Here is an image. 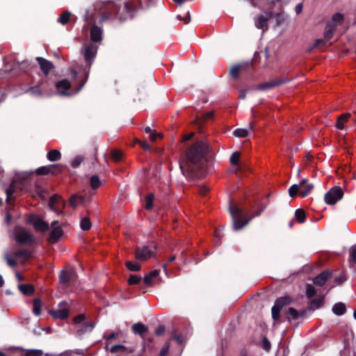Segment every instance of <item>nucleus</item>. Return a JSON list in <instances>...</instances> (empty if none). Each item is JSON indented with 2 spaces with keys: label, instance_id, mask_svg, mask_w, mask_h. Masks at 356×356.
I'll list each match as a JSON object with an SVG mask.
<instances>
[{
  "label": "nucleus",
  "instance_id": "nucleus-1",
  "mask_svg": "<svg viewBox=\"0 0 356 356\" xmlns=\"http://www.w3.org/2000/svg\"><path fill=\"white\" fill-rule=\"evenodd\" d=\"M138 8L131 1L124 3L122 8L116 3L108 5L102 13L99 22L102 23L108 19H118L120 22H124L128 19H132L137 13Z\"/></svg>",
  "mask_w": 356,
  "mask_h": 356
},
{
  "label": "nucleus",
  "instance_id": "nucleus-2",
  "mask_svg": "<svg viewBox=\"0 0 356 356\" xmlns=\"http://www.w3.org/2000/svg\"><path fill=\"white\" fill-rule=\"evenodd\" d=\"M208 149L209 146L203 142H198L191 146L186 152V161L180 163L183 173H193L197 170Z\"/></svg>",
  "mask_w": 356,
  "mask_h": 356
},
{
  "label": "nucleus",
  "instance_id": "nucleus-3",
  "mask_svg": "<svg viewBox=\"0 0 356 356\" xmlns=\"http://www.w3.org/2000/svg\"><path fill=\"white\" fill-rule=\"evenodd\" d=\"M259 58V52H255L252 61L243 62L232 65L228 74L229 77L234 81L241 83L253 81L257 77L253 62H257Z\"/></svg>",
  "mask_w": 356,
  "mask_h": 356
},
{
  "label": "nucleus",
  "instance_id": "nucleus-4",
  "mask_svg": "<svg viewBox=\"0 0 356 356\" xmlns=\"http://www.w3.org/2000/svg\"><path fill=\"white\" fill-rule=\"evenodd\" d=\"M265 208V205L257 204L251 209L250 217L247 218L248 213L241 207L237 205L231 204L229 206V211L233 220L234 229L236 230L241 229L248 225L252 218L259 216L264 211Z\"/></svg>",
  "mask_w": 356,
  "mask_h": 356
},
{
  "label": "nucleus",
  "instance_id": "nucleus-5",
  "mask_svg": "<svg viewBox=\"0 0 356 356\" xmlns=\"http://www.w3.org/2000/svg\"><path fill=\"white\" fill-rule=\"evenodd\" d=\"M88 74L86 72L71 71L70 79H64L56 83V89H81L87 82Z\"/></svg>",
  "mask_w": 356,
  "mask_h": 356
},
{
  "label": "nucleus",
  "instance_id": "nucleus-6",
  "mask_svg": "<svg viewBox=\"0 0 356 356\" xmlns=\"http://www.w3.org/2000/svg\"><path fill=\"white\" fill-rule=\"evenodd\" d=\"M314 185L309 182L308 179H303L298 184L292 185L289 190L291 197L296 196L300 193L302 197L308 195L313 190Z\"/></svg>",
  "mask_w": 356,
  "mask_h": 356
},
{
  "label": "nucleus",
  "instance_id": "nucleus-7",
  "mask_svg": "<svg viewBox=\"0 0 356 356\" xmlns=\"http://www.w3.org/2000/svg\"><path fill=\"white\" fill-rule=\"evenodd\" d=\"M15 241L22 244L32 245L35 242L34 236L23 228H17L15 232Z\"/></svg>",
  "mask_w": 356,
  "mask_h": 356
},
{
  "label": "nucleus",
  "instance_id": "nucleus-8",
  "mask_svg": "<svg viewBox=\"0 0 356 356\" xmlns=\"http://www.w3.org/2000/svg\"><path fill=\"white\" fill-rule=\"evenodd\" d=\"M343 195L342 189L339 186L332 187L324 196V200L327 204H334L340 200Z\"/></svg>",
  "mask_w": 356,
  "mask_h": 356
},
{
  "label": "nucleus",
  "instance_id": "nucleus-9",
  "mask_svg": "<svg viewBox=\"0 0 356 356\" xmlns=\"http://www.w3.org/2000/svg\"><path fill=\"white\" fill-rule=\"evenodd\" d=\"M27 221L31 223L35 231L44 232L49 229V226L47 222L38 216L30 215L27 218Z\"/></svg>",
  "mask_w": 356,
  "mask_h": 356
},
{
  "label": "nucleus",
  "instance_id": "nucleus-10",
  "mask_svg": "<svg viewBox=\"0 0 356 356\" xmlns=\"http://www.w3.org/2000/svg\"><path fill=\"white\" fill-rule=\"evenodd\" d=\"M97 51V46L92 43L85 44L83 50L84 60L87 65H91L92 61L95 58Z\"/></svg>",
  "mask_w": 356,
  "mask_h": 356
},
{
  "label": "nucleus",
  "instance_id": "nucleus-11",
  "mask_svg": "<svg viewBox=\"0 0 356 356\" xmlns=\"http://www.w3.org/2000/svg\"><path fill=\"white\" fill-rule=\"evenodd\" d=\"M291 298L289 297H282L276 300L272 308V316L274 320H278L280 318V310L284 305L290 304Z\"/></svg>",
  "mask_w": 356,
  "mask_h": 356
},
{
  "label": "nucleus",
  "instance_id": "nucleus-12",
  "mask_svg": "<svg viewBox=\"0 0 356 356\" xmlns=\"http://www.w3.org/2000/svg\"><path fill=\"white\" fill-rule=\"evenodd\" d=\"M63 234V229L59 225L58 222L56 220L53 221L51 222V230L48 237L49 242L51 243L57 242L62 236Z\"/></svg>",
  "mask_w": 356,
  "mask_h": 356
},
{
  "label": "nucleus",
  "instance_id": "nucleus-13",
  "mask_svg": "<svg viewBox=\"0 0 356 356\" xmlns=\"http://www.w3.org/2000/svg\"><path fill=\"white\" fill-rule=\"evenodd\" d=\"M289 80L285 78H276L275 79L264 82L258 86L257 89H268L273 87H278L288 82Z\"/></svg>",
  "mask_w": 356,
  "mask_h": 356
},
{
  "label": "nucleus",
  "instance_id": "nucleus-14",
  "mask_svg": "<svg viewBox=\"0 0 356 356\" xmlns=\"http://www.w3.org/2000/svg\"><path fill=\"white\" fill-rule=\"evenodd\" d=\"M35 60H37L42 73L47 77L49 75L50 70L54 68V64L51 61L40 56L36 57Z\"/></svg>",
  "mask_w": 356,
  "mask_h": 356
},
{
  "label": "nucleus",
  "instance_id": "nucleus-15",
  "mask_svg": "<svg viewBox=\"0 0 356 356\" xmlns=\"http://www.w3.org/2000/svg\"><path fill=\"white\" fill-rule=\"evenodd\" d=\"M154 254L152 250L148 246L138 248L136 251V257L140 260L145 261Z\"/></svg>",
  "mask_w": 356,
  "mask_h": 356
},
{
  "label": "nucleus",
  "instance_id": "nucleus-16",
  "mask_svg": "<svg viewBox=\"0 0 356 356\" xmlns=\"http://www.w3.org/2000/svg\"><path fill=\"white\" fill-rule=\"evenodd\" d=\"M50 314L55 319L64 320L68 317L69 310L65 304H63V305H60L58 309L51 311Z\"/></svg>",
  "mask_w": 356,
  "mask_h": 356
},
{
  "label": "nucleus",
  "instance_id": "nucleus-17",
  "mask_svg": "<svg viewBox=\"0 0 356 356\" xmlns=\"http://www.w3.org/2000/svg\"><path fill=\"white\" fill-rule=\"evenodd\" d=\"M103 30L102 28L94 24L91 26L90 31V40L93 42H99L102 40Z\"/></svg>",
  "mask_w": 356,
  "mask_h": 356
},
{
  "label": "nucleus",
  "instance_id": "nucleus-18",
  "mask_svg": "<svg viewBox=\"0 0 356 356\" xmlns=\"http://www.w3.org/2000/svg\"><path fill=\"white\" fill-rule=\"evenodd\" d=\"M272 13H267L266 15H259L255 22L257 29H268V21L272 17Z\"/></svg>",
  "mask_w": 356,
  "mask_h": 356
},
{
  "label": "nucleus",
  "instance_id": "nucleus-19",
  "mask_svg": "<svg viewBox=\"0 0 356 356\" xmlns=\"http://www.w3.org/2000/svg\"><path fill=\"white\" fill-rule=\"evenodd\" d=\"M240 153L238 152H234L229 159L231 164L234 167V172L237 173L241 170V167L239 164Z\"/></svg>",
  "mask_w": 356,
  "mask_h": 356
},
{
  "label": "nucleus",
  "instance_id": "nucleus-20",
  "mask_svg": "<svg viewBox=\"0 0 356 356\" xmlns=\"http://www.w3.org/2000/svg\"><path fill=\"white\" fill-rule=\"evenodd\" d=\"M331 275V273L330 271H325L317 275L314 280V284L323 286L329 279Z\"/></svg>",
  "mask_w": 356,
  "mask_h": 356
},
{
  "label": "nucleus",
  "instance_id": "nucleus-21",
  "mask_svg": "<svg viewBox=\"0 0 356 356\" xmlns=\"http://www.w3.org/2000/svg\"><path fill=\"white\" fill-rule=\"evenodd\" d=\"M253 124L252 122L250 123L248 129H236L234 131L233 135L238 138H245L248 136L250 131L252 130Z\"/></svg>",
  "mask_w": 356,
  "mask_h": 356
},
{
  "label": "nucleus",
  "instance_id": "nucleus-22",
  "mask_svg": "<svg viewBox=\"0 0 356 356\" xmlns=\"http://www.w3.org/2000/svg\"><path fill=\"white\" fill-rule=\"evenodd\" d=\"M134 351L132 348H127L122 345H115L110 348L112 353H131Z\"/></svg>",
  "mask_w": 356,
  "mask_h": 356
},
{
  "label": "nucleus",
  "instance_id": "nucleus-23",
  "mask_svg": "<svg viewBox=\"0 0 356 356\" xmlns=\"http://www.w3.org/2000/svg\"><path fill=\"white\" fill-rule=\"evenodd\" d=\"M350 114L349 113H343L338 117L336 126L339 129H345L344 124L348 122L349 118H350Z\"/></svg>",
  "mask_w": 356,
  "mask_h": 356
},
{
  "label": "nucleus",
  "instance_id": "nucleus-24",
  "mask_svg": "<svg viewBox=\"0 0 356 356\" xmlns=\"http://www.w3.org/2000/svg\"><path fill=\"white\" fill-rule=\"evenodd\" d=\"M332 312L337 316H341L346 312V305L343 302H337L332 307Z\"/></svg>",
  "mask_w": 356,
  "mask_h": 356
},
{
  "label": "nucleus",
  "instance_id": "nucleus-25",
  "mask_svg": "<svg viewBox=\"0 0 356 356\" xmlns=\"http://www.w3.org/2000/svg\"><path fill=\"white\" fill-rule=\"evenodd\" d=\"M74 275V271H62L60 275V282L63 284H67L71 281Z\"/></svg>",
  "mask_w": 356,
  "mask_h": 356
},
{
  "label": "nucleus",
  "instance_id": "nucleus-26",
  "mask_svg": "<svg viewBox=\"0 0 356 356\" xmlns=\"http://www.w3.org/2000/svg\"><path fill=\"white\" fill-rule=\"evenodd\" d=\"M343 15L339 13H337L332 15V21L327 22V24L334 25V28L336 29L338 25H340L343 22Z\"/></svg>",
  "mask_w": 356,
  "mask_h": 356
},
{
  "label": "nucleus",
  "instance_id": "nucleus-27",
  "mask_svg": "<svg viewBox=\"0 0 356 356\" xmlns=\"http://www.w3.org/2000/svg\"><path fill=\"white\" fill-rule=\"evenodd\" d=\"M132 330L136 334L143 336L147 332V328L141 323H137L133 325Z\"/></svg>",
  "mask_w": 356,
  "mask_h": 356
},
{
  "label": "nucleus",
  "instance_id": "nucleus-28",
  "mask_svg": "<svg viewBox=\"0 0 356 356\" xmlns=\"http://www.w3.org/2000/svg\"><path fill=\"white\" fill-rule=\"evenodd\" d=\"M335 29L334 25L327 24L324 31V39L327 42L330 40L333 37Z\"/></svg>",
  "mask_w": 356,
  "mask_h": 356
},
{
  "label": "nucleus",
  "instance_id": "nucleus-29",
  "mask_svg": "<svg viewBox=\"0 0 356 356\" xmlns=\"http://www.w3.org/2000/svg\"><path fill=\"white\" fill-rule=\"evenodd\" d=\"M47 157L49 161H57L61 159V153L57 149H52L47 153Z\"/></svg>",
  "mask_w": 356,
  "mask_h": 356
},
{
  "label": "nucleus",
  "instance_id": "nucleus-30",
  "mask_svg": "<svg viewBox=\"0 0 356 356\" xmlns=\"http://www.w3.org/2000/svg\"><path fill=\"white\" fill-rule=\"evenodd\" d=\"M19 290L26 296L31 295L34 291V287L31 284H19L18 285Z\"/></svg>",
  "mask_w": 356,
  "mask_h": 356
},
{
  "label": "nucleus",
  "instance_id": "nucleus-31",
  "mask_svg": "<svg viewBox=\"0 0 356 356\" xmlns=\"http://www.w3.org/2000/svg\"><path fill=\"white\" fill-rule=\"evenodd\" d=\"M159 273L160 271L159 270H154L148 275H145L143 278L145 284L147 285H151L152 284V279L156 277L159 275Z\"/></svg>",
  "mask_w": 356,
  "mask_h": 356
},
{
  "label": "nucleus",
  "instance_id": "nucleus-32",
  "mask_svg": "<svg viewBox=\"0 0 356 356\" xmlns=\"http://www.w3.org/2000/svg\"><path fill=\"white\" fill-rule=\"evenodd\" d=\"M71 13L70 11H64L58 18L57 22L62 25H66L70 22Z\"/></svg>",
  "mask_w": 356,
  "mask_h": 356
},
{
  "label": "nucleus",
  "instance_id": "nucleus-33",
  "mask_svg": "<svg viewBox=\"0 0 356 356\" xmlns=\"http://www.w3.org/2000/svg\"><path fill=\"white\" fill-rule=\"evenodd\" d=\"M302 315L303 313H300L292 307L289 308L287 312V318L289 321L297 319Z\"/></svg>",
  "mask_w": 356,
  "mask_h": 356
},
{
  "label": "nucleus",
  "instance_id": "nucleus-34",
  "mask_svg": "<svg viewBox=\"0 0 356 356\" xmlns=\"http://www.w3.org/2000/svg\"><path fill=\"white\" fill-rule=\"evenodd\" d=\"M33 312L36 316H40L42 309V301L40 298H35L33 301Z\"/></svg>",
  "mask_w": 356,
  "mask_h": 356
},
{
  "label": "nucleus",
  "instance_id": "nucleus-35",
  "mask_svg": "<svg viewBox=\"0 0 356 356\" xmlns=\"http://www.w3.org/2000/svg\"><path fill=\"white\" fill-rule=\"evenodd\" d=\"M31 255V252L26 250H19L15 252V256L17 259H22L23 260L28 259Z\"/></svg>",
  "mask_w": 356,
  "mask_h": 356
},
{
  "label": "nucleus",
  "instance_id": "nucleus-36",
  "mask_svg": "<svg viewBox=\"0 0 356 356\" xmlns=\"http://www.w3.org/2000/svg\"><path fill=\"white\" fill-rule=\"evenodd\" d=\"M60 202L61 204L63 203V200H61V197L58 195H54L51 196L50 198L49 207H51V209L52 210L56 211L58 209V208L56 204L59 203Z\"/></svg>",
  "mask_w": 356,
  "mask_h": 356
},
{
  "label": "nucleus",
  "instance_id": "nucleus-37",
  "mask_svg": "<svg viewBox=\"0 0 356 356\" xmlns=\"http://www.w3.org/2000/svg\"><path fill=\"white\" fill-rule=\"evenodd\" d=\"M84 200L83 196H79L76 195H72L70 199V204L72 205V207H75L79 204L83 203Z\"/></svg>",
  "mask_w": 356,
  "mask_h": 356
},
{
  "label": "nucleus",
  "instance_id": "nucleus-38",
  "mask_svg": "<svg viewBox=\"0 0 356 356\" xmlns=\"http://www.w3.org/2000/svg\"><path fill=\"white\" fill-rule=\"evenodd\" d=\"M349 263L350 266L356 265V244L352 246L350 249V259Z\"/></svg>",
  "mask_w": 356,
  "mask_h": 356
},
{
  "label": "nucleus",
  "instance_id": "nucleus-39",
  "mask_svg": "<svg viewBox=\"0 0 356 356\" xmlns=\"http://www.w3.org/2000/svg\"><path fill=\"white\" fill-rule=\"evenodd\" d=\"M95 327L94 323H84L83 327L77 330V334L80 336L86 332L90 331Z\"/></svg>",
  "mask_w": 356,
  "mask_h": 356
},
{
  "label": "nucleus",
  "instance_id": "nucleus-40",
  "mask_svg": "<svg viewBox=\"0 0 356 356\" xmlns=\"http://www.w3.org/2000/svg\"><path fill=\"white\" fill-rule=\"evenodd\" d=\"M81 228L84 230H88L91 227V222L87 217L82 218L80 222Z\"/></svg>",
  "mask_w": 356,
  "mask_h": 356
},
{
  "label": "nucleus",
  "instance_id": "nucleus-41",
  "mask_svg": "<svg viewBox=\"0 0 356 356\" xmlns=\"http://www.w3.org/2000/svg\"><path fill=\"white\" fill-rule=\"evenodd\" d=\"M295 218L300 223L305 220V213L304 210L298 209L295 212Z\"/></svg>",
  "mask_w": 356,
  "mask_h": 356
},
{
  "label": "nucleus",
  "instance_id": "nucleus-42",
  "mask_svg": "<svg viewBox=\"0 0 356 356\" xmlns=\"http://www.w3.org/2000/svg\"><path fill=\"white\" fill-rule=\"evenodd\" d=\"M52 168L53 167H50V165H47V166H42V167L36 169L35 173L38 175H49V174H50V170H51V168Z\"/></svg>",
  "mask_w": 356,
  "mask_h": 356
},
{
  "label": "nucleus",
  "instance_id": "nucleus-43",
  "mask_svg": "<svg viewBox=\"0 0 356 356\" xmlns=\"http://www.w3.org/2000/svg\"><path fill=\"white\" fill-rule=\"evenodd\" d=\"M90 186L93 188H97L100 186L101 182L99 177L97 175H93L90 178Z\"/></svg>",
  "mask_w": 356,
  "mask_h": 356
},
{
  "label": "nucleus",
  "instance_id": "nucleus-44",
  "mask_svg": "<svg viewBox=\"0 0 356 356\" xmlns=\"http://www.w3.org/2000/svg\"><path fill=\"white\" fill-rule=\"evenodd\" d=\"M153 200H154V195L149 194L146 196L145 198V207L146 209L149 210L152 209L153 206Z\"/></svg>",
  "mask_w": 356,
  "mask_h": 356
},
{
  "label": "nucleus",
  "instance_id": "nucleus-45",
  "mask_svg": "<svg viewBox=\"0 0 356 356\" xmlns=\"http://www.w3.org/2000/svg\"><path fill=\"white\" fill-rule=\"evenodd\" d=\"M127 268L131 271H138L140 269L141 266L138 263L127 261L126 263Z\"/></svg>",
  "mask_w": 356,
  "mask_h": 356
},
{
  "label": "nucleus",
  "instance_id": "nucleus-46",
  "mask_svg": "<svg viewBox=\"0 0 356 356\" xmlns=\"http://www.w3.org/2000/svg\"><path fill=\"white\" fill-rule=\"evenodd\" d=\"M316 289L312 284H307L306 295L309 298L314 297L316 295Z\"/></svg>",
  "mask_w": 356,
  "mask_h": 356
},
{
  "label": "nucleus",
  "instance_id": "nucleus-47",
  "mask_svg": "<svg viewBox=\"0 0 356 356\" xmlns=\"http://www.w3.org/2000/svg\"><path fill=\"white\" fill-rule=\"evenodd\" d=\"M50 167H54L51 168L50 174L51 175H57L62 171V165L60 164L50 165Z\"/></svg>",
  "mask_w": 356,
  "mask_h": 356
},
{
  "label": "nucleus",
  "instance_id": "nucleus-48",
  "mask_svg": "<svg viewBox=\"0 0 356 356\" xmlns=\"http://www.w3.org/2000/svg\"><path fill=\"white\" fill-rule=\"evenodd\" d=\"M11 208H6V214H5V222L6 225H9L12 218H13V214L12 212Z\"/></svg>",
  "mask_w": 356,
  "mask_h": 356
},
{
  "label": "nucleus",
  "instance_id": "nucleus-49",
  "mask_svg": "<svg viewBox=\"0 0 356 356\" xmlns=\"http://www.w3.org/2000/svg\"><path fill=\"white\" fill-rule=\"evenodd\" d=\"M75 91L76 90H56L55 95L60 96V97L69 96V95H74L76 93Z\"/></svg>",
  "mask_w": 356,
  "mask_h": 356
},
{
  "label": "nucleus",
  "instance_id": "nucleus-50",
  "mask_svg": "<svg viewBox=\"0 0 356 356\" xmlns=\"http://www.w3.org/2000/svg\"><path fill=\"white\" fill-rule=\"evenodd\" d=\"M327 40L325 39H317L316 40L314 44H313L312 48H322L323 47L325 44L327 43Z\"/></svg>",
  "mask_w": 356,
  "mask_h": 356
},
{
  "label": "nucleus",
  "instance_id": "nucleus-51",
  "mask_svg": "<svg viewBox=\"0 0 356 356\" xmlns=\"http://www.w3.org/2000/svg\"><path fill=\"white\" fill-rule=\"evenodd\" d=\"M112 159L115 161H119L122 157V152L120 150H114L111 154Z\"/></svg>",
  "mask_w": 356,
  "mask_h": 356
},
{
  "label": "nucleus",
  "instance_id": "nucleus-52",
  "mask_svg": "<svg viewBox=\"0 0 356 356\" xmlns=\"http://www.w3.org/2000/svg\"><path fill=\"white\" fill-rule=\"evenodd\" d=\"M140 280H141V278L140 277H138L134 275H131L128 280V283L131 285L137 284L140 282Z\"/></svg>",
  "mask_w": 356,
  "mask_h": 356
},
{
  "label": "nucleus",
  "instance_id": "nucleus-53",
  "mask_svg": "<svg viewBox=\"0 0 356 356\" xmlns=\"http://www.w3.org/2000/svg\"><path fill=\"white\" fill-rule=\"evenodd\" d=\"M169 349H170V343L166 342L164 344V346H163V348H161L160 353H159V356L167 355V354L168 353Z\"/></svg>",
  "mask_w": 356,
  "mask_h": 356
},
{
  "label": "nucleus",
  "instance_id": "nucleus-54",
  "mask_svg": "<svg viewBox=\"0 0 356 356\" xmlns=\"http://www.w3.org/2000/svg\"><path fill=\"white\" fill-rule=\"evenodd\" d=\"M162 137V134H159V133H156L155 131H153L150 134H149V139L154 142L157 140V138H161Z\"/></svg>",
  "mask_w": 356,
  "mask_h": 356
},
{
  "label": "nucleus",
  "instance_id": "nucleus-55",
  "mask_svg": "<svg viewBox=\"0 0 356 356\" xmlns=\"http://www.w3.org/2000/svg\"><path fill=\"white\" fill-rule=\"evenodd\" d=\"M84 320H85L84 314H79L74 318V323L75 324H80V323H83L84 321Z\"/></svg>",
  "mask_w": 356,
  "mask_h": 356
},
{
  "label": "nucleus",
  "instance_id": "nucleus-56",
  "mask_svg": "<svg viewBox=\"0 0 356 356\" xmlns=\"http://www.w3.org/2000/svg\"><path fill=\"white\" fill-rule=\"evenodd\" d=\"M177 18L180 20H183L184 24H187L191 21V15L189 11L187 12V15L185 17H181V16L178 15Z\"/></svg>",
  "mask_w": 356,
  "mask_h": 356
},
{
  "label": "nucleus",
  "instance_id": "nucleus-57",
  "mask_svg": "<svg viewBox=\"0 0 356 356\" xmlns=\"http://www.w3.org/2000/svg\"><path fill=\"white\" fill-rule=\"evenodd\" d=\"M137 143H138V144H140V147L145 150H148L150 149V146L147 142H143V141L137 140Z\"/></svg>",
  "mask_w": 356,
  "mask_h": 356
},
{
  "label": "nucleus",
  "instance_id": "nucleus-58",
  "mask_svg": "<svg viewBox=\"0 0 356 356\" xmlns=\"http://www.w3.org/2000/svg\"><path fill=\"white\" fill-rule=\"evenodd\" d=\"M302 8H303L302 3H300L297 4L296 8H295L296 13L297 15H300L302 13Z\"/></svg>",
  "mask_w": 356,
  "mask_h": 356
},
{
  "label": "nucleus",
  "instance_id": "nucleus-59",
  "mask_svg": "<svg viewBox=\"0 0 356 356\" xmlns=\"http://www.w3.org/2000/svg\"><path fill=\"white\" fill-rule=\"evenodd\" d=\"M81 161L82 159L80 157H76L73 160L72 165L74 167H77L81 163Z\"/></svg>",
  "mask_w": 356,
  "mask_h": 356
},
{
  "label": "nucleus",
  "instance_id": "nucleus-60",
  "mask_svg": "<svg viewBox=\"0 0 356 356\" xmlns=\"http://www.w3.org/2000/svg\"><path fill=\"white\" fill-rule=\"evenodd\" d=\"M209 188L205 186H202L200 188V191H199V193L202 195H204L205 194H207V193L209 191Z\"/></svg>",
  "mask_w": 356,
  "mask_h": 356
},
{
  "label": "nucleus",
  "instance_id": "nucleus-61",
  "mask_svg": "<svg viewBox=\"0 0 356 356\" xmlns=\"http://www.w3.org/2000/svg\"><path fill=\"white\" fill-rule=\"evenodd\" d=\"M213 115H214L213 111H209L204 115V120H207L211 119L213 117Z\"/></svg>",
  "mask_w": 356,
  "mask_h": 356
},
{
  "label": "nucleus",
  "instance_id": "nucleus-62",
  "mask_svg": "<svg viewBox=\"0 0 356 356\" xmlns=\"http://www.w3.org/2000/svg\"><path fill=\"white\" fill-rule=\"evenodd\" d=\"M164 332L165 327L163 326H159L156 330V334L157 335H162Z\"/></svg>",
  "mask_w": 356,
  "mask_h": 356
},
{
  "label": "nucleus",
  "instance_id": "nucleus-63",
  "mask_svg": "<svg viewBox=\"0 0 356 356\" xmlns=\"http://www.w3.org/2000/svg\"><path fill=\"white\" fill-rule=\"evenodd\" d=\"M74 352L72 350H66L59 355V356H73Z\"/></svg>",
  "mask_w": 356,
  "mask_h": 356
},
{
  "label": "nucleus",
  "instance_id": "nucleus-64",
  "mask_svg": "<svg viewBox=\"0 0 356 356\" xmlns=\"http://www.w3.org/2000/svg\"><path fill=\"white\" fill-rule=\"evenodd\" d=\"M7 262H8V264L10 266H15L17 264L16 261L12 258H8Z\"/></svg>",
  "mask_w": 356,
  "mask_h": 356
}]
</instances>
